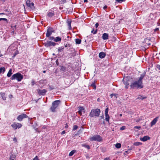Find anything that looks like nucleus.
Returning <instances> with one entry per match:
<instances>
[{
	"mask_svg": "<svg viewBox=\"0 0 160 160\" xmlns=\"http://www.w3.org/2000/svg\"><path fill=\"white\" fill-rule=\"evenodd\" d=\"M99 26V24L98 23H97L95 24V27L96 28H97Z\"/></svg>",
	"mask_w": 160,
	"mask_h": 160,
	"instance_id": "obj_47",
	"label": "nucleus"
},
{
	"mask_svg": "<svg viewBox=\"0 0 160 160\" xmlns=\"http://www.w3.org/2000/svg\"><path fill=\"white\" fill-rule=\"evenodd\" d=\"M126 127L125 126H123L120 128V130H123L125 129Z\"/></svg>",
	"mask_w": 160,
	"mask_h": 160,
	"instance_id": "obj_36",
	"label": "nucleus"
},
{
	"mask_svg": "<svg viewBox=\"0 0 160 160\" xmlns=\"http://www.w3.org/2000/svg\"><path fill=\"white\" fill-rule=\"evenodd\" d=\"M52 33L47 31L46 35L47 37H49L52 34Z\"/></svg>",
	"mask_w": 160,
	"mask_h": 160,
	"instance_id": "obj_28",
	"label": "nucleus"
},
{
	"mask_svg": "<svg viewBox=\"0 0 160 160\" xmlns=\"http://www.w3.org/2000/svg\"><path fill=\"white\" fill-rule=\"evenodd\" d=\"M32 86H33L35 83V81L34 80H32Z\"/></svg>",
	"mask_w": 160,
	"mask_h": 160,
	"instance_id": "obj_44",
	"label": "nucleus"
},
{
	"mask_svg": "<svg viewBox=\"0 0 160 160\" xmlns=\"http://www.w3.org/2000/svg\"><path fill=\"white\" fill-rule=\"evenodd\" d=\"M88 2V1L87 0H84V2Z\"/></svg>",
	"mask_w": 160,
	"mask_h": 160,
	"instance_id": "obj_57",
	"label": "nucleus"
},
{
	"mask_svg": "<svg viewBox=\"0 0 160 160\" xmlns=\"http://www.w3.org/2000/svg\"><path fill=\"white\" fill-rule=\"evenodd\" d=\"M2 98L3 99V100H6V98L4 97H2Z\"/></svg>",
	"mask_w": 160,
	"mask_h": 160,
	"instance_id": "obj_55",
	"label": "nucleus"
},
{
	"mask_svg": "<svg viewBox=\"0 0 160 160\" xmlns=\"http://www.w3.org/2000/svg\"><path fill=\"white\" fill-rule=\"evenodd\" d=\"M82 112H84V108L82 107H79V111H78V112L80 115H82Z\"/></svg>",
	"mask_w": 160,
	"mask_h": 160,
	"instance_id": "obj_13",
	"label": "nucleus"
},
{
	"mask_svg": "<svg viewBox=\"0 0 160 160\" xmlns=\"http://www.w3.org/2000/svg\"><path fill=\"white\" fill-rule=\"evenodd\" d=\"M147 97L145 96L139 95L138 96L137 99H142L143 100L144 99H145Z\"/></svg>",
	"mask_w": 160,
	"mask_h": 160,
	"instance_id": "obj_18",
	"label": "nucleus"
},
{
	"mask_svg": "<svg viewBox=\"0 0 160 160\" xmlns=\"http://www.w3.org/2000/svg\"><path fill=\"white\" fill-rule=\"evenodd\" d=\"M104 160H110V159L108 158H106L104 159Z\"/></svg>",
	"mask_w": 160,
	"mask_h": 160,
	"instance_id": "obj_51",
	"label": "nucleus"
},
{
	"mask_svg": "<svg viewBox=\"0 0 160 160\" xmlns=\"http://www.w3.org/2000/svg\"><path fill=\"white\" fill-rule=\"evenodd\" d=\"M26 4L31 9H34L35 7L34 6V4L33 2H30L29 0H26Z\"/></svg>",
	"mask_w": 160,
	"mask_h": 160,
	"instance_id": "obj_8",
	"label": "nucleus"
},
{
	"mask_svg": "<svg viewBox=\"0 0 160 160\" xmlns=\"http://www.w3.org/2000/svg\"><path fill=\"white\" fill-rule=\"evenodd\" d=\"M65 47H68V46H69V47H70V45L69 44H68V45H67V44H66L65 45Z\"/></svg>",
	"mask_w": 160,
	"mask_h": 160,
	"instance_id": "obj_52",
	"label": "nucleus"
},
{
	"mask_svg": "<svg viewBox=\"0 0 160 160\" xmlns=\"http://www.w3.org/2000/svg\"><path fill=\"white\" fill-rule=\"evenodd\" d=\"M1 20H3L5 21H7V19L5 18H0V21Z\"/></svg>",
	"mask_w": 160,
	"mask_h": 160,
	"instance_id": "obj_45",
	"label": "nucleus"
},
{
	"mask_svg": "<svg viewBox=\"0 0 160 160\" xmlns=\"http://www.w3.org/2000/svg\"><path fill=\"white\" fill-rule=\"evenodd\" d=\"M158 117H157L154 118L151 122V126L152 127L155 125L158 121Z\"/></svg>",
	"mask_w": 160,
	"mask_h": 160,
	"instance_id": "obj_12",
	"label": "nucleus"
},
{
	"mask_svg": "<svg viewBox=\"0 0 160 160\" xmlns=\"http://www.w3.org/2000/svg\"><path fill=\"white\" fill-rule=\"evenodd\" d=\"M58 60H56V63L57 64V65H58Z\"/></svg>",
	"mask_w": 160,
	"mask_h": 160,
	"instance_id": "obj_60",
	"label": "nucleus"
},
{
	"mask_svg": "<svg viewBox=\"0 0 160 160\" xmlns=\"http://www.w3.org/2000/svg\"><path fill=\"white\" fill-rule=\"evenodd\" d=\"M22 126V125L21 124L17 122H14L11 125L12 127L15 129H16L18 128H19L21 127Z\"/></svg>",
	"mask_w": 160,
	"mask_h": 160,
	"instance_id": "obj_7",
	"label": "nucleus"
},
{
	"mask_svg": "<svg viewBox=\"0 0 160 160\" xmlns=\"http://www.w3.org/2000/svg\"><path fill=\"white\" fill-rule=\"evenodd\" d=\"M142 144V143L140 142H136L134 143V145L135 146H139L141 145Z\"/></svg>",
	"mask_w": 160,
	"mask_h": 160,
	"instance_id": "obj_32",
	"label": "nucleus"
},
{
	"mask_svg": "<svg viewBox=\"0 0 160 160\" xmlns=\"http://www.w3.org/2000/svg\"><path fill=\"white\" fill-rule=\"evenodd\" d=\"M43 73H45V72H46V71H43Z\"/></svg>",
	"mask_w": 160,
	"mask_h": 160,
	"instance_id": "obj_62",
	"label": "nucleus"
},
{
	"mask_svg": "<svg viewBox=\"0 0 160 160\" xmlns=\"http://www.w3.org/2000/svg\"><path fill=\"white\" fill-rule=\"evenodd\" d=\"M60 2L61 3L63 4L66 2V0H61Z\"/></svg>",
	"mask_w": 160,
	"mask_h": 160,
	"instance_id": "obj_38",
	"label": "nucleus"
},
{
	"mask_svg": "<svg viewBox=\"0 0 160 160\" xmlns=\"http://www.w3.org/2000/svg\"><path fill=\"white\" fill-rule=\"evenodd\" d=\"M108 108H107L105 109V114H108Z\"/></svg>",
	"mask_w": 160,
	"mask_h": 160,
	"instance_id": "obj_37",
	"label": "nucleus"
},
{
	"mask_svg": "<svg viewBox=\"0 0 160 160\" xmlns=\"http://www.w3.org/2000/svg\"><path fill=\"white\" fill-rule=\"evenodd\" d=\"M4 14V13H0V15H1V14Z\"/></svg>",
	"mask_w": 160,
	"mask_h": 160,
	"instance_id": "obj_64",
	"label": "nucleus"
},
{
	"mask_svg": "<svg viewBox=\"0 0 160 160\" xmlns=\"http://www.w3.org/2000/svg\"><path fill=\"white\" fill-rule=\"evenodd\" d=\"M100 112V110L99 109H92L91 111L89 116L91 117H98L99 115Z\"/></svg>",
	"mask_w": 160,
	"mask_h": 160,
	"instance_id": "obj_2",
	"label": "nucleus"
},
{
	"mask_svg": "<svg viewBox=\"0 0 160 160\" xmlns=\"http://www.w3.org/2000/svg\"><path fill=\"white\" fill-rule=\"evenodd\" d=\"M48 31L52 33L53 32V28H49L47 30Z\"/></svg>",
	"mask_w": 160,
	"mask_h": 160,
	"instance_id": "obj_33",
	"label": "nucleus"
},
{
	"mask_svg": "<svg viewBox=\"0 0 160 160\" xmlns=\"http://www.w3.org/2000/svg\"><path fill=\"white\" fill-rule=\"evenodd\" d=\"M61 38L59 37H57L54 40V41L56 42L61 41Z\"/></svg>",
	"mask_w": 160,
	"mask_h": 160,
	"instance_id": "obj_21",
	"label": "nucleus"
},
{
	"mask_svg": "<svg viewBox=\"0 0 160 160\" xmlns=\"http://www.w3.org/2000/svg\"><path fill=\"white\" fill-rule=\"evenodd\" d=\"M89 140L92 142L97 141L100 142L102 141V138L98 135H95L92 137H90L89 138Z\"/></svg>",
	"mask_w": 160,
	"mask_h": 160,
	"instance_id": "obj_5",
	"label": "nucleus"
},
{
	"mask_svg": "<svg viewBox=\"0 0 160 160\" xmlns=\"http://www.w3.org/2000/svg\"><path fill=\"white\" fill-rule=\"evenodd\" d=\"M141 127L140 126H135L134 127V129H140L141 128Z\"/></svg>",
	"mask_w": 160,
	"mask_h": 160,
	"instance_id": "obj_39",
	"label": "nucleus"
},
{
	"mask_svg": "<svg viewBox=\"0 0 160 160\" xmlns=\"http://www.w3.org/2000/svg\"><path fill=\"white\" fill-rule=\"evenodd\" d=\"M108 34L107 33H104L102 35V38L103 40H106L108 39Z\"/></svg>",
	"mask_w": 160,
	"mask_h": 160,
	"instance_id": "obj_16",
	"label": "nucleus"
},
{
	"mask_svg": "<svg viewBox=\"0 0 160 160\" xmlns=\"http://www.w3.org/2000/svg\"><path fill=\"white\" fill-rule=\"evenodd\" d=\"M64 49V47H63V48H62V47H59V48L58 49V50L59 52H60L61 51H63Z\"/></svg>",
	"mask_w": 160,
	"mask_h": 160,
	"instance_id": "obj_30",
	"label": "nucleus"
},
{
	"mask_svg": "<svg viewBox=\"0 0 160 160\" xmlns=\"http://www.w3.org/2000/svg\"><path fill=\"white\" fill-rule=\"evenodd\" d=\"M117 94H113V93L111 94L110 95V96L111 98H112L113 96H115L116 98H117Z\"/></svg>",
	"mask_w": 160,
	"mask_h": 160,
	"instance_id": "obj_34",
	"label": "nucleus"
},
{
	"mask_svg": "<svg viewBox=\"0 0 160 160\" xmlns=\"http://www.w3.org/2000/svg\"><path fill=\"white\" fill-rule=\"evenodd\" d=\"M101 118L100 119V120H101V119H103L104 118L103 116H101Z\"/></svg>",
	"mask_w": 160,
	"mask_h": 160,
	"instance_id": "obj_58",
	"label": "nucleus"
},
{
	"mask_svg": "<svg viewBox=\"0 0 160 160\" xmlns=\"http://www.w3.org/2000/svg\"><path fill=\"white\" fill-rule=\"evenodd\" d=\"M33 160H39L37 156H36L33 159Z\"/></svg>",
	"mask_w": 160,
	"mask_h": 160,
	"instance_id": "obj_42",
	"label": "nucleus"
},
{
	"mask_svg": "<svg viewBox=\"0 0 160 160\" xmlns=\"http://www.w3.org/2000/svg\"><path fill=\"white\" fill-rule=\"evenodd\" d=\"M16 156L15 155L12 154L11 155L10 160H15Z\"/></svg>",
	"mask_w": 160,
	"mask_h": 160,
	"instance_id": "obj_22",
	"label": "nucleus"
},
{
	"mask_svg": "<svg viewBox=\"0 0 160 160\" xmlns=\"http://www.w3.org/2000/svg\"><path fill=\"white\" fill-rule=\"evenodd\" d=\"M44 44L45 47H48L51 46H54L56 44L54 42L48 41L45 42Z\"/></svg>",
	"mask_w": 160,
	"mask_h": 160,
	"instance_id": "obj_6",
	"label": "nucleus"
},
{
	"mask_svg": "<svg viewBox=\"0 0 160 160\" xmlns=\"http://www.w3.org/2000/svg\"><path fill=\"white\" fill-rule=\"evenodd\" d=\"M28 117L25 114H22L18 116L17 118L18 120L19 121H22L24 118H26Z\"/></svg>",
	"mask_w": 160,
	"mask_h": 160,
	"instance_id": "obj_9",
	"label": "nucleus"
},
{
	"mask_svg": "<svg viewBox=\"0 0 160 160\" xmlns=\"http://www.w3.org/2000/svg\"><path fill=\"white\" fill-rule=\"evenodd\" d=\"M116 1L117 2H118L119 3H120L123 1H124V0H116Z\"/></svg>",
	"mask_w": 160,
	"mask_h": 160,
	"instance_id": "obj_41",
	"label": "nucleus"
},
{
	"mask_svg": "<svg viewBox=\"0 0 160 160\" xmlns=\"http://www.w3.org/2000/svg\"><path fill=\"white\" fill-rule=\"evenodd\" d=\"M158 30H159V28H157L154 29V31H155V32L157 31Z\"/></svg>",
	"mask_w": 160,
	"mask_h": 160,
	"instance_id": "obj_50",
	"label": "nucleus"
},
{
	"mask_svg": "<svg viewBox=\"0 0 160 160\" xmlns=\"http://www.w3.org/2000/svg\"><path fill=\"white\" fill-rule=\"evenodd\" d=\"M140 139L141 141L145 142L148 140H149L150 139V137L148 136H146L142 138H140Z\"/></svg>",
	"mask_w": 160,
	"mask_h": 160,
	"instance_id": "obj_11",
	"label": "nucleus"
},
{
	"mask_svg": "<svg viewBox=\"0 0 160 160\" xmlns=\"http://www.w3.org/2000/svg\"><path fill=\"white\" fill-rule=\"evenodd\" d=\"M76 43L77 44H79L81 43V40L80 39L77 38L75 40Z\"/></svg>",
	"mask_w": 160,
	"mask_h": 160,
	"instance_id": "obj_24",
	"label": "nucleus"
},
{
	"mask_svg": "<svg viewBox=\"0 0 160 160\" xmlns=\"http://www.w3.org/2000/svg\"><path fill=\"white\" fill-rule=\"evenodd\" d=\"M91 86H92V87H93L95 89L96 88L95 85L94 84H92L91 85Z\"/></svg>",
	"mask_w": 160,
	"mask_h": 160,
	"instance_id": "obj_43",
	"label": "nucleus"
},
{
	"mask_svg": "<svg viewBox=\"0 0 160 160\" xmlns=\"http://www.w3.org/2000/svg\"><path fill=\"white\" fill-rule=\"evenodd\" d=\"M12 69H10L9 70L7 74V76L8 77H10L12 74Z\"/></svg>",
	"mask_w": 160,
	"mask_h": 160,
	"instance_id": "obj_20",
	"label": "nucleus"
},
{
	"mask_svg": "<svg viewBox=\"0 0 160 160\" xmlns=\"http://www.w3.org/2000/svg\"><path fill=\"white\" fill-rule=\"evenodd\" d=\"M60 102V101L59 100H56L53 102L50 108L52 112H55V109L58 107Z\"/></svg>",
	"mask_w": 160,
	"mask_h": 160,
	"instance_id": "obj_4",
	"label": "nucleus"
},
{
	"mask_svg": "<svg viewBox=\"0 0 160 160\" xmlns=\"http://www.w3.org/2000/svg\"><path fill=\"white\" fill-rule=\"evenodd\" d=\"M106 56V53L103 52H101L99 54V57L101 58H104Z\"/></svg>",
	"mask_w": 160,
	"mask_h": 160,
	"instance_id": "obj_15",
	"label": "nucleus"
},
{
	"mask_svg": "<svg viewBox=\"0 0 160 160\" xmlns=\"http://www.w3.org/2000/svg\"><path fill=\"white\" fill-rule=\"evenodd\" d=\"M107 8V6L105 5V6L103 7V9H106Z\"/></svg>",
	"mask_w": 160,
	"mask_h": 160,
	"instance_id": "obj_54",
	"label": "nucleus"
},
{
	"mask_svg": "<svg viewBox=\"0 0 160 160\" xmlns=\"http://www.w3.org/2000/svg\"><path fill=\"white\" fill-rule=\"evenodd\" d=\"M91 32L93 33V34H95L97 33V30H96L95 31H94V29H93L92 31Z\"/></svg>",
	"mask_w": 160,
	"mask_h": 160,
	"instance_id": "obj_35",
	"label": "nucleus"
},
{
	"mask_svg": "<svg viewBox=\"0 0 160 160\" xmlns=\"http://www.w3.org/2000/svg\"><path fill=\"white\" fill-rule=\"evenodd\" d=\"M54 15V11H50L48 13L47 16L48 17L51 18Z\"/></svg>",
	"mask_w": 160,
	"mask_h": 160,
	"instance_id": "obj_14",
	"label": "nucleus"
},
{
	"mask_svg": "<svg viewBox=\"0 0 160 160\" xmlns=\"http://www.w3.org/2000/svg\"><path fill=\"white\" fill-rule=\"evenodd\" d=\"M82 146L83 147L87 148L88 149H90V147L89 146L86 144H82Z\"/></svg>",
	"mask_w": 160,
	"mask_h": 160,
	"instance_id": "obj_23",
	"label": "nucleus"
},
{
	"mask_svg": "<svg viewBox=\"0 0 160 160\" xmlns=\"http://www.w3.org/2000/svg\"><path fill=\"white\" fill-rule=\"evenodd\" d=\"M115 147L117 148H119L121 147V145L120 143H117L115 145Z\"/></svg>",
	"mask_w": 160,
	"mask_h": 160,
	"instance_id": "obj_29",
	"label": "nucleus"
},
{
	"mask_svg": "<svg viewBox=\"0 0 160 160\" xmlns=\"http://www.w3.org/2000/svg\"><path fill=\"white\" fill-rule=\"evenodd\" d=\"M145 76V73L141 74L138 81H135L132 83L130 85L131 88H143L142 80Z\"/></svg>",
	"mask_w": 160,
	"mask_h": 160,
	"instance_id": "obj_1",
	"label": "nucleus"
},
{
	"mask_svg": "<svg viewBox=\"0 0 160 160\" xmlns=\"http://www.w3.org/2000/svg\"><path fill=\"white\" fill-rule=\"evenodd\" d=\"M158 23L159 24V25H160V19L159 20Z\"/></svg>",
	"mask_w": 160,
	"mask_h": 160,
	"instance_id": "obj_56",
	"label": "nucleus"
},
{
	"mask_svg": "<svg viewBox=\"0 0 160 160\" xmlns=\"http://www.w3.org/2000/svg\"><path fill=\"white\" fill-rule=\"evenodd\" d=\"M55 39V38H54V37H51L49 38V39L52 40H53L54 41V40Z\"/></svg>",
	"mask_w": 160,
	"mask_h": 160,
	"instance_id": "obj_40",
	"label": "nucleus"
},
{
	"mask_svg": "<svg viewBox=\"0 0 160 160\" xmlns=\"http://www.w3.org/2000/svg\"><path fill=\"white\" fill-rule=\"evenodd\" d=\"M65 133H66L65 131V130H64V131H62V132L61 134L63 135V134H64Z\"/></svg>",
	"mask_w": 160,
	"mask_h": 160,
	"instance_id": "obj_48",
	"label": "nucleus"
},
{
	"mask_svg": "<svg viewBox=\"0 0 160 160\" xmlns=\"http://www.w3.org/2000/svg\"><path fill=\"white\" fill-rule=\"evenodd\" d=\"M157 68H158V69L160 70V65H157Z\"/></svg>",
	"mask_w": 160,
	"mask_h": 160,
	"instance_id": "obj_46",
	"label": "nucleus"
},
{
	"mask_svg": "<svg viewBox=\"0 0 160 160\" xmlns=\"http://www.w3.org/2000/svg\"><path fill=\"white\" fill-rule=\"evenodd\" d=\"M13 141L15 142H17V138H14L13 139Z\"/></svg>",
	"mask_w": 160,
	"mask_h": 160,
	"instance_id": "obj_49",
	"label": "nucleus"
},
{
	"mask_svg": "<svg viewBox=\"0 0 160 160\" xmlns=\"http://www.w3.org/2000/svg\"><path fill=\"white\" fill-rule=\"evenodd\" d=\"M37 91L38 94L42 96L44 95L47 92V90L44 89L42 90L38 89Z\"/></svg>",
	"mask_w": 160,
	"mask_h": 160,
	"instance_id": "obj_10",
	"label": "nucleus"
},
{
	"mask_svg": "<svg viewBox=\"0 0 160 160\" xmlns=\"http://www.w3.org/2000/svg\"><path fill=\"white\" fill-rule=\"evenodd\" d=\"M5 71V68L4 67L1 68H0V73L1 72L3 73Z\"/></svg>",
	"mask_w": 160,
	"mask_h": 160,
	"instance_id": "obj_26",
	"label": "nucleus"
},
{
	"mask_svg": "<svg viewBox=\"0 0 160 160\" xmlns=\"http://www.w3.org/2000/svg\"><path fill=\"white\" fill-rule=\"evenodd\" d=\"M78 128V126L77 125H74L73 127L72 130L75 131L77 130Z\"/></svg>",
	"mask_w": 160,
	"mask_h": 160,
	"instance_id": "obj_31",
	"label": "nucleus"
},
{
	"mask_svg": "<svg viewBox=\"0 0 160 160\" xmlns=\"http://www.w3.org/2000/svg\"><path fill=\"white\" fill-rule=\"evenodd\" d=\"M120 116H121H121H122V114H120Z\"/></svg>",
	"mask_w": 160,
	"mask_h": 160,
	"instance_id": "obj_63",
	"label": "nucleus"
},
{
	"mask_svg": "<svg viewBox=\"0 0 160 160\" xmlns=\"http://www.w3.org/2000/svg\"><path fill=\"white\" fill-rule=\"evenodd\" d=\"M23 78V76L19 73H17L13 74L11 78V80L16 79L18 82H20Z\"/></svg>",
	"mask_w": 160,
	"mask_h": 160,
	"instance_id": "obj_3",
	"label": "nucleus"
},
{
	"mask_svg": "<svg viewBox=\"0 0 160 160\" xmlns=\"http://www.w3.org/2000/svg\"><path fill=\"white\" fill-rule=\"evenodd\" d=\"M128 82H129V81H127L126 82L125 80H124L123 82H124V84L125 85H126L125 87L126 88H128V86L129 84V83Z\"/></svg>",
	"mask_w": 160,
	"mask_h": 160,
	"instance_id": "obj_17",
	"label": "nucleus"
},
{
	"mask_svg": "<svg viewBox=\"0 0 160 160\" xmlns=\"http://www.w3.org/2000/svg\"><path fill=\"white\" fill-rule=\"evenodd\" d=\"M140 121L139 120H137L136 121L137 122H139Z\"/></svg>",
	"mask_w": 160,
	"mask_h": 160,
	"instance_id": "obj_61",
	"label": "nucleus"
},
{
	"mask_svg": "<svg viewBox=\"0 0 160 160\" xmlns=\"http://www.w3.org/2000/svg\"><path fill=\"white\" fill-rule=\"evenodd\" d=\"M9 97L10 98H11L12 97V95H9Z\"/></svg>",
	"mask_w": 160,
	"mask_h": 160,
	"instance_id": "obj_53",
	"label": "nucleus"
},
{
	"mask_svg": "<svg viewBox=\"0 0 160 160\" xmlns=\"http://www.w3.org/2000/svg\"><path fill=\"white\" fill-rule=\"evenodd\" d=\"M105 120L106 121H108V122H109V120L110 119V117L108 114H105Z\"/></svg>",
	"mask_w": 160,
	"mask_h": 160,
	"instance_id": "obj_19",
	"label": "nucleus"
},
{
	"mask_svg": "<svg viewBox=\"0 0 160 160\" xmlns=\"http://www.w3.org/2000/svg\"><path fill=\"white\" fill-rule=\"evenodd\" d=\"M67 23H68V26L69 27V29H71V21H68Z\"/></svg>",
	"mask_w": 160,
	"mask_h": 160,
	"instance_id": "obj_27",
	"label": "nucleus"
},
{
	"mask_svg": "<svg viewBox=\"0 0 160 160\" xmlns=\"http://www.w3.org/2000/svg\"><path fill=\"white\" fill-rule=\"evenodd\" d=\"M102 123L104 124L105 123L104 119H103V121Z\"/></svg>",
	"mask_w": 160,
	"mask_h": 160,
	"instance_id": "obj_59",
	"label": "nucleus"
},
{
	"mask_svg": "<svg viewBox=\"0 0 160 160\" xmlns=\"http://www.w3.org/2000/svg\"><path fill=\"white\" fill-rule=\"evenodd\" d=\"M76 151L75 150H73L71 151L69 153V156H72L73 154Z\"/></svg>",
	"mask_w": 160,
	"mask_h": 160,
	"instance_id": "obj_25",
	"label": "nucleus"
}]
</instances>
